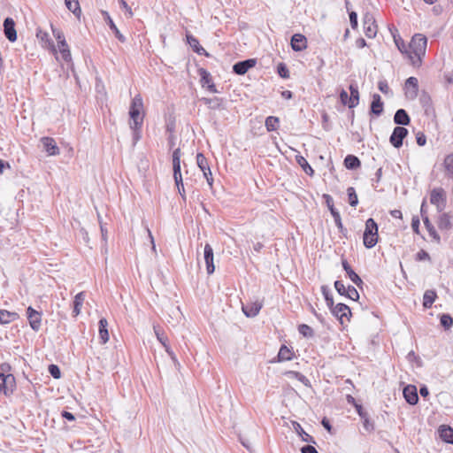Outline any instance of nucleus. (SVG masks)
I'll return each mask as SVG.
<instances>
[{"label": "nucleus", "instance_id": "1", "mask_svg": "<svg viewBox=\"0 0 453 453\" xmlns=\"http://www.w3.org/2000/svg\"><path fill=\"white\" fill-rule=\"evenodd\" d=\"M427 39L421 34H416L412 36L408 45V58L413 66H420L422 58L426 55Z\"/></svg>", "mask_w": 453, "mask_h": 453}, {"label": "nucleus", "instance_id": "2", "mask_svg": "<svg viewBox=\"0 0 453 453\" xmlns=\"http://www.w3.org/2000/svg\"><path fill=\"white\" fill-rule=\"evenodd\" d=\"M143 102L141 95H136L133 99L129 109L130 128L134 130V138L137 141L140 138L138 130L143 122Z\"/></svg>", "mask_w": 453, "mask_h": 453}, {"label": "nucleus", "instance_id": "3", "mask_svg": "<svg viewBox=\"0 0 453 453\" xmlns=\"http://www.w3.org/2000/svg\"><path fill=\"white\" fill-rule=\"evenodd\" d=\"M378 242V226L373 219L370 218L365 222L364 232V244L367 248L373 247Z\"/></svg>", "mask_w": 453, "mask_h": 453}, {"label": "nucleus", "instance_id": "4", "mask_svg": "<svg viewBox=\"0 0 453 453\" xmlns=\"http://www.w3.org/2000/svg\"><path fill=\"white\" fill-rule=\"evenodd\" d=\"M16 388L15 377L11 374H4L0 372V393H4L5 395H10L13 393Z\"/></svg>", "mask_w": 453, "mask_h": 453}, {"label": "nucleus", "instance_id": "5", "mask_svg": "<svg viewBox=\"0 0 453 453\" xmlns=\"http://www.w3.org/2000/svg\"><path fill=\"white\" fill-rule=\"evenodd\" d=\"M27 316L31 328L35 332H38L42 326V313L29 306L27 309Z\"/></svg>", "mask_w": 453, "mask_h": 453}, {"label": "nucleus", "instance_id": "6", "mask_svg": "<svg viewBox=\"0 0 453 453\" xmlns=\"http://www.w3.org/2000/svg\"><path fill=\"white\" fill-rule=\"evenodd\" d=\"M331 312L334 316H335L341 322V324L344 323V319L346 320H349V316L351 315L350 309L348 305L344 303H337L336 305H333L332 308H330Z\"/></svg>", "mask_w": 453, "mask_h": 453}, {"label": "nucleus", "instance_id": "7", "mask_svg": "<svg viewBox=\"0 0 453 453\" xmlns=\"http://www.w3.org/2000/svg\"><path fill=\"white\" fill-rule=\"evenodd\" d=\"M408 134V130L403 127H396L390 136V142L395 148H400L403 145V140Z\"/></svg>", "mask_w": 453, "mask_h": 453}, {"label": "nucleus", "instance_id": "8", "mask_svg": "<svg viewBox=\"0 0 453 453\" xmlns=\"http://www.w3.org/2000/svg\"><path fill=\"white\" fill-rule=\"evenodd\" d=\"M430 202L437 207L438 211H441L445 205V191L441 188L433 189Z\"/></svg>", "mask_w": 453, "mask_h": 453}, {"label": "nucleus", "instance_id": "9", "mask_svg": "<svg viewBox=\"0 0 453 453\" xmlns=\"http://www.w3.org/2000/svg\"><path fill=\"white\" fill-rule=\"evenodd\" d=\"M36 38L38 39L42 47L50 50L52 53L57 54V49L47 32L38 28L36 31Z\"/></svg>", "mask_w": 453, "mask_h": 453}, {"label": "nucleus", "instance_id": "10", "mask_svg": "<svg viewBox=\"0 0 453 453\" xmlns=\"http://www.w3.org/2000/svg\"><path fill=\"white\" fill-rule=\"evenodd\" d=\"M418 81L415 77H410L405 81V96L408 99L414 100L418 96Z\"/></svg>", "mask_w": 453, "mask_h": 453}, {"label": "nucleus", "instance_id": "11", "mask_svg": "<svg viewBox=\"0 0 453 453\" xmlns=\"http://www.w3.org/2000/svg\"><path fill=\"white\" fill-rule=\"evenodd\" d=\"M364 31L368 38H373L377 34L375 20L369 13H366L364 17Z\"/></svg>", "mask_w": 453, "mask_h": 453}, {"label": "nucleus", "instance_id": "12", "mask_svg": "<svg viewBox=\"0 0 453 453\" xmlns=\"http://www.w3.org/2000/svg\"><path fill=\"white\" fill-rule=\"evenodd\" d=\"M4 32L6 38L13 42L17 40V32L15 29V22L12 18H6L4 21Z\"/></svg>", "mask_w": 453, "mask_h": 453}, {"label": "nucleus", "instance_id": "13", "mask_svg": "<svg viewBox=\"0 0 453 453\" xmlns=\"http://www.w3.org/2000/svg\"><path fill=\"white\" fill-rule=\"evenodd\" d=\"M403 397L411 405H415L418 401L417 388L413 385H408L403 388Z\"/></svg>", "mask_w": 453, "mask_h": 453}, {"label": "nucleus", "instance_id": "14", "mask_svg": "<svg viewBox=\"0 0 453 453\" xmlns=\"http://www.w3.org/2000/svg\"><path fill=\"white\" fill-rule=\"evenodd\" d=\"M256 60L255 59H247L244 61L237 62L234 65L233 70L236 74L243 75L245 74L250 68L255 66Z\"/></svg>", "mask_w": 453, "mask_h": 453}, {"label": "nucleus", "instance_id": "15", "mask_svg": "<svg viewBox=\"0 0 453 453\" xmlns=\"http://www.w3.org/2000/svg\"><path fill=\"white\" fill-rule=\"evenodd\" d=\"M41 142L43 145L45 151L49 156H55L59 154V149L57 146L55 140L51 137H42Z\"/></svg>", "mask_w": 453, "mask_h": 453}, {"label": "nucleus", "instance_id": "16", "mask_svg": "<svg viewBox=\"0 0 453 453\" xmlns=\"http://www.w3.org/2000/svg\"><path fill=\"white\" fill-rule=\"evenodd\" d=\"M324 198L326 199V205L334 218L335 225L338 226V228H342L341 215L339 211L334 208L332 197L329 195H324Z\"/></svg>", "mask_w": 453, "mask_h": 453}, {"label": "nucleus", "instance_id": "17", "mask_svg": "<svg viewBox=\"0 0 453 453\" xmlns=\"http://www.w3.org/2000/svg\"><path fill=\"white\" fill-rule=\"evenodd\" d=\"M291 47L295 51H301L307 47V41L304 35L296 34L291 38Z\"/></svg>", "mask_w": 453, "mask_h": 453}, {"label": "nucleus", "instance_id": "18", "mask_svg": "<svg viewBox=\"0 0 453 453\" xmlns=\"http://www.w3.org/2000/svg\"><path fill=\"white\" fill-rule=\"evenodd\" d=\"M102 14L104 15V19L106 21V23L108 24V26L110 27V28L112 30V32L114 33L115 36L122 42H124L126 41V38L125 36L120 33V31L119 30V28L117 27V26L115 25V23L113 22L112 19L111 18L110 14L108 12L106 11H102Z\"/></svg>", "mask_w": 453, "mask_h": 453}, {"label": "nucleus", "instance_id": "19", "mask_svg": "<svg viewBox=\"0 0 453 453\" xmlns=\"http://www.w3.org/2000/svg\"><path fill=\"white\" fill-rule=\"evenodd\" d=\"M371 111L376 116H380L383 111V103L379 94L372 96V101L371 104Z\"/></svg>", "mask_w": 453, "mask_h": 453}, {"label": "nucleus", "instance_id": "20", "mask_svg": "<svg viewBox=\"0 0 453 453\" xmlns=\"http://www.w3.org/2000/svg\"><path fill=\"white\" fill-rule=\"evenodd\" d=\"M342 267L345 270L347 275L350 279V280L356 285L359 286L363 283L361 278L353 271L351 266L349 265L347 260H342Z\"/></svg>", "mask_w": 453, "mask_h": 453}, {"label": "nucleus", "instance_id": "21", "mask_svg": "<svg viewBox=\"0 0 453 453\" xmlns=\"http://www.w3.org/2000/svg\"><path fill=\"white\" fill-rule=\"evenodd\" d=\"M108 321L106 319L102 318L99 320V338L102 344L109 341Z\"/></svg>", "mask_w": 453, "mask_h": 453}, {"label": "nucleus", "instance_id": "22", "mask_svg": "<svg viewBox=\"0 0 453 453\" xmlns=\"http://www.w3.org/2000/svg\"><path fill=\"white\" fill-rule=\"evenodd\" d=\"M394 121L397 125L407 126L410 123V117L405 110L399 109L394 116Z\"/></svg>", "mask_w": 453, "mask_h": 453}, {"label": "nucleus", "instance_id": "23", "mask_svg": "<svg viewBox=\"0 0 453 453\" xmlns=\"http://www.w3.org/2000/svg\"><path fill=\"white\" fill-rule=\"evenodd\" d=\"M437 297L436 292L434 290L428 289L424 293L423 296V307L425 309H429L432 307Z\"/></svg>", "mask_w": 453, "mask_h": 453}, {"label": "nucleus", "instance_id": "24", "mask_svg": "<svg viewBox=\"0 0 453 453\" xmlns=\"http://www.w3.org/2000/svg\"><path fill=\"white\" fill-rule=\"evenodd\" d=\"M19 319V314L16 312L8 311L6 310H0V323L9 324Z\"/></svg>", "mask_w": 453, "mask_h": 453}, {"label": "nucleus", "instance_id": "25", "mask_svg": "<svg viewBox=\"0 0 453 453\" xmlns=\"http://www.w3.org/2000/svg\"><path fill=\"white\" fill-rule=\"evenodd\" d=\"M293 427L302 438V441L309 443H316L313 437L306 433L298 422H293Z\"/></svg>", "mask_w": 453, "mask_h": 453}, {"label": "nucleus", "instance_id": "26", "mask_svg": "<svg viewBox=\"0 0 453 453\" xmlns=\"http://www.w3.org/2000/svg\"><path fill=\"white\" fill-rule=\"evenodd\" d=\"M261 308L260 303H253L250 305L242 306V311L247 317L253 318L258 314Z\"/></svg>", "mask_w": 453, "mask_h": 453}, {"label": "nucleus", "instance_id": "27", "mask_svg": "<svg viewBox=\"0 0 453 453\" xmlns=\"http://www.w3.org/2000/svg\"><path fill=\"white\" fill-rule=\"evenodd\" d=\"M65 4L76 18L80 19L81 15V9L78 0H65Z\"/></svg>", "mask_w": 453, "mask_h": 453}, {"label": "nucleus", "instance_id": "28", "mask_svg": "<svg viewBox=\"0 0 453 453\" xmlns=\"http://www.w3.org/2000/svg\"><path fill=\"white\" fill-rule=\"evenodd\" d=\"M84 300V292H80L74 296L73 311L74 316H78L80 314Z\"/></svg>", "mask_w": 453, "mask_h": 453}, {"label": "nucleus", "instance_id": "29", "mask_svg": "<svg viewBox=\"0 0 453 453\" xmlns=\"http://www.w3.org/2000/svg\"><path fill=\"white\" fill-rule=\"evenodd\" d=\"M360 160L353 155H348L344 159V165L348 169H356L360 166Z\"/></svg>", "mask_w": 453, "mask_h": 453}, {"label": "nucleus", "instance_id": "30", "mask_svg": "<svg viewBox=\"0 0 453 453\" xmlns=\"http://www.w3.org/2000/svg\"><path fill=\"white\" fill-rule=\"evenodd\" d=\"M293 358V352L287 346L282 345L278 353L279 361H289Z\"/></svg>", "mask_w": 453, "mask_h": 453}, {"label": "nucleus", "instance_id": "31", "mask_svg": "<svg viewBox=\"0 0 453 453\" xmlns=\"http://www.w3.org/2000/svg\"><path fill=\"white\" fill-rule=\"evenodd\" d=\"M187 41L190 47H192L196 53L203 54L205 52V50L199 45L198 40L195 38L193 35H187Z\"/></svg>", "mask_w": 453, "mask_h": 453}, {"label": "nucleus", "instance_id": "32", "mask_svg": "<svg viewBox=\"0 0 453 453\" xmlns=\"http://www.w3.org/2000/svg\"><path fill=\"white\" fill-rule=\"evenodd\" d=\"M296 160L298 163V165L303 168V170L307 173L308 175H312L314 171L307 162V160L303 156H296Z\"/></svg>", "mask_w": 453, "mask_h": 453}, {"label": "nucleus", "instance_id": "33", "mask_svg": "<svg viewBox=\"0 0 453 453\" xmlns=\"http://www.w3.org/2000/svg\"><path fill=\"white\" fill-rule=\"evenodd\" d=\"M441 437L444 441L453 444V429L449 426H442L441 429Z\"/></svg>", "mask_w": 453, "mask_h": 453}, {"label": "nucleus", "instance_id": "34", "mask_svg": "<svg viewBox=\"0 0 453 453\" xmlns=\"http://www.w3.org/2000/svg\"><path fill=\"white\" fill-rule=\"evenodd\" d=\"M443 165H444V167H445L446 174L449 178L453 179V153L448 155L445 157Z\"/></svg>", "mask_w": 453, "mask_h": 453}, {"label": "nucleus", "instance_id": "35", "mask_svg": "<svg viewBox=\"0 0 453 453\" xmlns=\"http://www.w3.org/2000/svg\"><path fill=\"white\" fill-rule=\"evenodd\" d=\"M279 118L277 117H273V116H269L266 118L265 119V127L267 129V131L271 132V131H274L278 128L279 127Z\"/></svg>", "mask_w": 453, "mask_h": 453}, {"label": "nucleus", "instance_id": "36", "mask_svg": "<svg viewBox=\"0 0 453 453\" xmlns=\"http://www.w3.org/2000/svg\"><path fill=\"white\" fill-rule=\"evenodd\" d=\"M64 44L65 46H62L61 43L58 44V48L63 60L65 62H69L72 59L71 51L69 50L67 42H65Z\"/></svg>", "mask_w": 453, "mask_h": 453}, {"label": "nucleus", "instance_id": "37", "mask_svg": "<svg viewBox=\"0 0 453 453\" xmlns=\"http://www.w3.org/2000/svg\"><path fill=\"white\" fill-rule=\"evenodd\" d=\"M196 164L202 172L211 170L206 157L202 153L196 155Z\"/></svg>", "mask_w": 453, "mask_h": 453}, {"label": "nucleus", "instance_id": "38", "mask_svg": "<svg viewBox=\"0 0 453 453\" xmlns=\"http://www.w3.org/2000/svg\"><path fill=\"white\" fill-rule=\"evenodd\" d=\"M321 293L325 297L326 305L329 307V309L332 308V306L334 305V299H333V296H332L328 287L326 285H323L321 287Z\"/></svg>", "mask_w": 453, "mask_h": 453}, {"label": "nucleus", "instance_id": "39", "mask_svg": "<svg viewBox=\"0 0 453 453\" xmlns=\"http://www.w3.org/2000/svg\"><path fill=\"white\" fill-rule=\"evenodd\" d=\"M298 332H299V334H301L303 336H304L306 338H311L314 336L313 329L306 324L299 325Z\"/></svg>", "mask_w": 453, "mask_h": 453}, {"label": "nucleus", "instance_id": "40", "mask_svg": "<svg viewBox=\"0 0 453 453\" xmlns=\"http://www.w3.org/2000/svg\"><path fill=\"white\" fill-rule=\"evenodd\" d=\"M203 101L211 109H218L221 106V104H222V99H220L219 97L203 98Z\"/></svg>", "mask_w": 453, "mask_h": 453}, {"label": "nucleus", "instance_id": "41", "mask_svg": "<svg viewBox=\"0 0 453 453\" xmlns=\"http://www.w3.org/2000/svg\"><path fill=\"white\" fill-rule=\"evenodd\" d=\"M287 374L292 378L296 379L305 386H310V380L301 372L296 371H289Z\"/></svg>", "mask_w": 453, "mask_h": 453}, {"label": "nucleus", "instance_id": "42", "mask_svg": "<svg viewBox=\"0 0 453 453\" xmlns=\"http://www.w3.org/2000/svg\"><path fill=\"white\" fill-rule=\"evenodd\" d=\"M347 194L349 197V205L352 207L357 206V204L358 203V199L355 188L353 187L348 188Z\"/></svg>", "mask_w": 453, "mask_h": 453}, {"label": "nucleus", "instance_id": "43", "mask_svg": "<svg viewBox=\"0 0 453 453\" xmlns=\"http://www.w3.org/2000/svg\"><path fill=\"white\" fill-rule=\"evenodd\" d=\"M438 226L441 229H449L451 226L450 219L447 214H442L439 218Z\"/></svg>", "mask_w": 453, "mask_h": 453}, {"label": "nucleus", "instance_id": "44", "mask_svg": "<svg viewBox=\"0 0 453 453\" xmlns=\"http://www.w3.org/2000/svg\"><path fill=\"white\" fill-rule=\"evenodd\" d=\"M173 178L175 182L181 181V173H180V161H177V159L173 162Z\"/></svg>", "mask_w": 453, "mask_h": 453}, {"label": "nucleus", "instance_id": "45", "mask_svg": "<svg viewBox=\"0 0 453 453\" xmlns=\"http://www.w3.org/2000/svg\"><path fill=\"white\" fill-rule=\"evenodd\" d=\"M214 257H203V263L206 266L207 273L211 274L215 271V265L213 262Z\"/></svg>", "mask_w": 453, "mask_h": 453}, {"label": "nucleus", "instance_id": "46", "mask_svg": "<svg viewBox=\"0 0 453 453\" xmlns=\"http://www.w3.org/2000/svg\"><path fill=\"white\" fill-rule=\"evenodd\" d=\"M440 322L445 329H449L453 325V319L449 314H442Z\"/></svg>", "mask_w": 453, "mask_h": 453}, {"label": "nucleus", "instance_id": "47", "mask_svg": "<svg viewBox=\"0 0 453 453\" xmlns=\"http://www.w3.org/2000/svg\"><path fill=\"white\" fill-rule=\"evenodd\" d=\"M394 41L398 50L408 56V47L405 45L404 41L401 37L394 36Z\"/></svg>", "mask_w": 453, "mask_h": 453}, {"label": "nucleus", "instance_id": "48", "mask_svg": "<svg viewBox=\"0 0 453 453\" xmlns=\"http://www.w3.org/2000/svg\"><path fill=\"white\" fill-rule=\"evenodd\" d=\"M348 298L357 301L359 298V294L357 290L353 286H349L347 288V293L345 295Z\"/></svg>", "mask_w": 453, "mask_h": 453}, {"label": "nucleus", "instance_id": "49", "mask_svg": "<svg viewBox=\"0 0 453 453\" xmlns=\"http://www.w3.org/2000/svg\"><path fill=\"white\" fill-rule=\"evenodd\" d=\"M423 221H424V224L426 226L430 235L433 236L434 238L439 239V237L437 236L436 231H435L434 227L433 226V225L430 223L427 216H426V217L423 216Z\"/></svg>", "mask_w": 453, "mask_h": 453}, {"label": "nucleus", "instance_id": "50", "mask_svg": "<svg viewBox=\"0 0 453 453\" xmlns=\"http://www.w3.org/2000/svg\"><path fill=\"white\" fill-rule=\"evenodd\" d=\"M48 371L54 379H59L61 377L60 369L57 365H50Z\"/></svg>", "mask_w": 453, "mask_h": 453}, {"label": "nucleus", "instance_id": "51", "mask_svg": "<svg viewBox=\"0 0 453 453\" xmlns=\"http://www.w3.org/2000/svg\"><path fill=\"white\" fill-rule=\"evenodd\" d=\"M364 428L367 432H372L374 430V423L370 419L369 416H365V418H362Z\"/></svg>", "mask_w": 453, "mask_h": 453}, {"label": "nucleus", "instance_id": "52", "mask_svg": "<svg viewBox=\"0 0 453 453\" xmlns=\"http://www.w3.org/2000/svg\"><path fill=\"white\" fill-rule=\"evenodd\" d=\"M154 332L157 336V339L162 343L163 346L167 344V337L164 335V334L160 331V328L154 326Z\"/></svg>", "mask_w": 453, "mask_h": 453}, {"label": "nucleus", "instance_id": "53", "mask_svg": "<svg viewBox=\"0 0 453 453\" xmlns=\"http://www.w3.org/2000/svg\"><path fill=\"white\" fill-rule=\"evenodd\" d=\"M334 288L341 296H345L347 293V288H345L344 284L341 280L334 281Z\"/></svg>", "mask_w": 453, "mask_h": 453}, {"label": "nucleus", "instance_id": "54", "mask_svg": "<svg viewBox=\"0 0 453 453\" xmlns=\"http://www.w3.org/2000/svg\"><path fill=\"white\" fill-rule=\"evenodd\" d=\"M53 31V35L54 36L56 37L57 41H58V44L61 43L62 46H65V42H66L65 41V38L64 36V34L62 31L60 30H58V29H52Z\"/></svg>", "mask_w": 453, "mask_h": 453}, {"label": "nucleus", "instance_id": "55", "mask_svg": "<svg viewBox=\"0 0 453 453\" xmlns=\"http://www.w3.org/2000/svg\"><path fill=\"white\" fill-rule=\"evenodd\" d=\"M378 88L385 95H388L390 93V88L386 81H380L378 83Z\"/></svg>", "mask_w": 453, "mask_h": 453}, {"label": "nucleus", "instance_id": "56", "mask_svg": "<svg viewBox=\"0 0 453 453\" xmlns=\"http://www.w3.org/2000/svg\"><path fill=\"white\" fill-rule=\"evenodd\" d=\"M349 91H350V96H349L350 97L359 100V91H358V88L357 85L351 84L349 86Z\"/></svg>", "mask_w": 453, "mask_h": 453}, {"label": "nucleus", "instance_id": "57", "mask_svg": "<svg viewBox=\"0 0 453 453\" xmlns=\"http://www.w3.org/2000/svg\"><path fill=\"white\" fill-rule=\"evenodd\" d=\"M278 73L282 78L288 77V68L283 64H280L279 65V66H278Z\"/></svg>", "mask_w": 453, "mask_h": 453}, {"label": "nucleus", "instance_id": "58", "mask_svg": "<svg viewBox=\"0 0 453 453\" xmlns=\"http://www.w3.org/2000/svg\"><path fill=\"white\" fill-rule=\"evenodd\" d=\"M349 21H350L351 27L353 29H356L357 27V15L355 12H351L349 13Z\"/></svg>", "mask_w": 453, "mask_h": 453}, {"label": "nucleus", "instance_id": "59", "mask_svg": "<svg viewBox=\"0 0 453 453\" xmlns=\"http://www.w3.org/2000/svg\"><path fill=\"white\" fill-rule=\"evenodd\" d=\"M121 7L126 10L129 18H132L134 13L131 7L127 4L125 0H119Z\"/></svg>", "mask_w": 453, "mask_h": 453}, {"label": "nucleus", "instance_id": "60", "mask_svg": "<svg viewBox=\"0 0 453 453\" xmlns=\"http://www.w3.org/2000/svg\"><path fill=\"white\" fill-rule=\"evenodd\" d=\"M302 453H319L312 445H305L301 448Z\"/></svg>", "mask_w": 453, "mask_h": 453}, {"label": "nucleus", "instance_id": "61", "mask_svg": "<svg viewBox=\"0 0 453 453\" xmlns=\"http://www.w3.org/2000/svg\"><path fill=\"white\" fill-rule=\"evenodd\" d=\"M355 409H356L357 412L358 413L359 417L361 418V419L365 418V416L368 415V413L364 411L362 405L359 403L356 404Z\"/></svg>", "mask_w": 453, "mask_h": 453}, {"label": "nucleus", "instance_id": "62", "mask_svg": "<svg viewBox=\"0 0 453 453\" xmlns=\"http://www.w3.org/2000/svg\"><path fill=\"white\" fill-rule=\"evenodd\" d=\"M426 142V137L424 134L422 133H418L417 134V143L419 145V146H424Z\"/></svg>", "mask_w": 453, "mask_h": 453}, {"label": "nucleus", "instance_id": "63", "mask_svg": "<svg viewBox=\"0 0 453 453\" xmlns=\"http://www.w3.org/2000/svg\"><path fill=\"white\" fill-rule=\"evenodd\" d=\"M349 97V96L348 93L344 89H342L340 93V99H341L342 104L344 105H347Z\"/></svg>", "mask_w": 453, "mask_h": 453}, {"label": "nucleus", "instance_id": "64", "mask_svg": "<svg viewBox=\"0 0 453 453\" xmlns=\"http://www.w3.org/2000/svg\"><path fill=\"white\" fill-rule=\"evenodd\" d=\"M203 175L208 182V185L210 187H212V183H213V178H212V173H211V171L209 170V171H205V172H203Z\"/></svg>", "mask_w": 453, "mask_h": 453}]
</instances>
